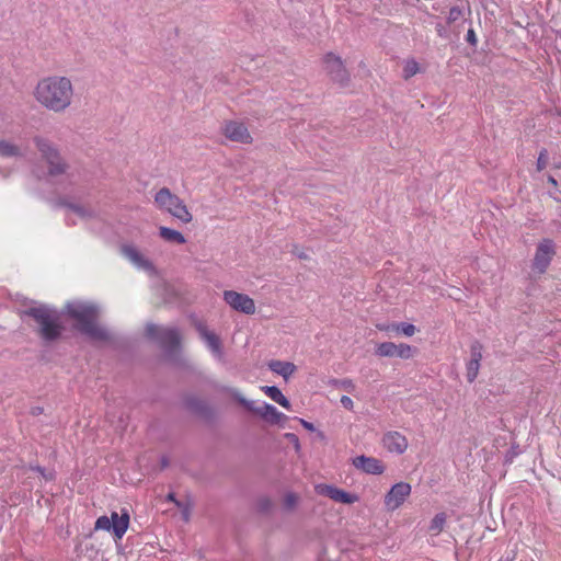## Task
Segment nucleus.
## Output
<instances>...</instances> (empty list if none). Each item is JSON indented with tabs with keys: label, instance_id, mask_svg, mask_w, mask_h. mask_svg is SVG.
<instances>
[{
	"label": "nucleus",
	"instance_id": "nucleus-28",
	"mask_svg": "<svg viewBox=\"0 0 561 561\" xmlns=\"http://www.w3.org/2000/svg\"><path fill=\"white\" fill-rule=\"evenodd\" d=\"M479 369H480V364L476 362V359H470L468 363H467V380L469 382H473L476 380V378L478 377V374H479Z\"/></svg>",
	"mask_w": 561,
	"mask_h": 561
},
{
	"label": "nucleus",
	"instance_id": "nucleus-27",
	"mask_svg": "<svg viewBox=\"0 0 561 561\" xmlns=\"http://www.w3.org/2000/svg\"><path fill=\"white\" fill-rule=\"evenodd\" d=\"M414 350L409 344H396V357L409 359L413 356Z\"/></svg>",
	"mask_w": 561,
	"mask_h": 561
},
{
	"label": "nucleus",
	"instance_id": "nucleus-2",
	"mask_svg": "<svg viewBox=\"0 0 561 561\" xmlns=\"http://www.w3.org/2000/svg\"><path fill=\"white\" fill-rule=\"evenodd\" d=\"M67 316L76 322V328L93 341H105L108 332L96 323L98 307L88 301H70L66 305Z\"/></svg>",
	"mask_w": 561,
	"mask_h": 561
},
{
	"label": "nucleus",
	"instance_id": "nucleus-15",
	"mask_svg": "<svg viewBox=\"0 0 561 561\" xmlns=\"http://www.w3.org/2000/svg\"><path fill=\"white\" fill-rule=\"evenodd\" d=\"M352 465L367 474H382L386 470L383 462L375 457L357 456L352 459Z\"/></svg>",
	"mask_w": 561,
	"mask_h": 561
},
{
	"label": "nucleus",
	"instance_id": "nucleus-42",
	"mask_svg": "<svg viewBox=\"0 0 561 561\" xmlns=\"http://www.w3.org/2000/svg\"><path fill=\"white\" fill-rule=\"evenodd\" d=\"M548 182L551 183L553 186H557V180L553 176H549Z\"/></svg>",
	"mask_w": 561,
	"mask_h": 561
},
{
	"label": "nucleus",
	"instance_id": "nucleus-3",
	"mask_svg": "<svg viewBox=\"0 0 561 561\" xmlns=\"http://www.w3.org/2000/svg\"><path fill=\"white\" fill-rule=\"evenodd\" d=\"M38 327V333L45 341H54L61 334L60 317L58 312L47 306L33 307L27 311Z\"/></svg>",
	"mask_w": 561,
	"mask_h": 561
},
{
	"label": "nucleus",
	"instance_id": "nucleus-13",
	"mask_svg": "<svg viewBox=\"0 0 561 561\" xmlns=\"http://www.w3.org/2000/svg\"><path fill=\"white\" fill-rule=\"evenodd\" d=\"M222 133L227 139L233 142L251 144L252 136L243 123L230 121L222 127Z\"/></svg>",
	"mask_w": 561,
	"mask_h": 561
},
{
	"label": "nucleus",
	"instance_id": "nucleus-21",
	"mask_svg": "<svg viewBox=\"0 0 561 561\" xmlns=\"http://www.w3.org/2000/svg\"><path fill=\"white\" fill-rule=\"evenodd\" d=\"M262 391L273 401L278 403L286 410H290L291 404L289 400L282 393V391L275 386H263Z\"/></svg>",
	"mask_w": 561,
	"mask_h": 561
},
{
	"label": "nucleus",
	"instance_id": "nucleus-41",
	"mask_svg": "<svg viewBox=\"0 0 561 561\" xmlns=\"http://www.w3.org/2000/svg\"><path fill=\"white\" fill-rule=\"evenodd\" d=\"M168 499H169L170 501L174 502L178 506H180V503H179V502H176V501H175V499H174V494L170 493V494L168 495Z\"/></svg>",
	"mask_w": 561,
	"mask_h": 561
},
{
	"label": "nucleus",
	"instance_id": "nucleus-29",
	"mask_svg": "<svg viewBox=\"0 0 561 561\" xmlns=\"http://www.w3.org/2000/svg\"><path fill=\"white\" fill-rule=\"evenodd\" d=\"M420 71L419 64L415 60H408L403 67L404 78H411Z\"/></svg>",
	"mask_w": 561,
	"mask_h": 561
},
{
	"label": "nucleus",
	"instance_id": "nucleus-36",
	"mask_svg": "<svg viewBox=\"0 0 561 561\" xmlns=\"http://www.w3.org/2000/svg\"><path fill=\"white\" fill-rule=\"evenodd\" d=\"M33 469L36 470L46 480H51L54 478L53 472H46L45 469H43L41 467H35Z\"/></svg>",
	"mask_w": 561,
	"mask_h": 561
},
{
	"label": "nucleus",
	"instance_id": "nucleus-38",
	"mask_svg": "<svg viewBox=\"0 0 561 561\" xmlns=\"http://www.w3.org/2000/svg\"><path fill=\"white\" fill-rule=\"evenodd\" d=\"M467 41L470 42L471 44L476 43V34H474L473 30L468 31Z\"/></svg>",
	"mask_w": 561,
	"mask_h": 561
},
{
	"label": "nucleus",
	"instance_id": "nucleus-26",
	"mask_svg": "<svg viewBox=\"0 0 561 561\" xmlns=\"http://www.w3.org/2000/svg\"><path fill=\"white\" fill-rule=\"evenodd\" d=\"M20 156V149L5 140H0V157L9 158Z\"/></svg>",
	"mask_w": 561,
	"mask_h": 561
},
{
	"label": "nucleus",
	"instance_id": "nucleus-37",
	"mask_svg": "<svg viewBox=\"0 0 561 561\" xmlns=\"http://www.w3.org/2000/svg\"><path fill=\"white\" fill-rule=\"evenodd\" d=\"M299 422L300 424L309 432H314L316 431V427L312 423L304 420V419H299Z\"/></svg>",
	"mask_w": 561,
	"mask_h": 561
},
{
	"label": "nucleus",
	"instance_id": "nucleus-4",
	"mask_svg": "<svg viewBox=\"0 0 561 561\" xmlns=\"http://www.w3.org/2000/svg\"><path fill=\"white\" fill-rule=\"evenodd\" d=\"M153 199L159 210L171 215L182 224L186 225L192 222L193 215L188 210L184 201L178 195L173 194L168 187L160 188L154 194Z\"/></svg>",
	"mask_w": 561,
	"mask_h": 561
},
{
	"label": "nucleus",
	"instance_id": "nucleus-19",
	"mask_svg": "<svg viewBox=\"0 0 561 561\" xmlns=\"http://www.w3.org/2000/svg\"><path fill=\"white\" fill-rule=\"evenodd\" d=\"M98 215V210L90 205L68 204L67 205V220L76 224L75 217L85 220L93 218Z\"/></svg>",
	"mask_w": 561,
	"mask_h": 561
},
{
	"label": "nucleus",
	"instance_id": "nucleus-1",
	"mask_svg": "<svg viewBox=\"0 0 561 561\" xmlns=\"http://www.w3.org/2000/svg\"><path fill=\"white\" fill-rule=\"evenodd\" d=\"M33 96L47 111L64 113L73 102L75 87L67 76L49 75L37 81Z\"/></svg>",
	"mask_w": 561,
	"mask_h": 561
},
{
	"label": "nucleus",
	"instance_id": "nucleus-6",
	"mask_svg": "<svg viewBox=\"0 0 561 561\" xmlns=\"http://www.w3.org/2000/svg\"><path fill=\"white\" fill-rule=\"evenodd\" d=\"M129 526V514L123 511L122 514L112 512L111 517L100 516L94 525L95 530L112 531L116 539H122Z\"/></svg>",
	"mask_w": 561,
	"mask_h": 561
},
{
	"label": "nucleus",
	"instance_id": "nucleus-17",
	"mask_svg": "<svg viewBox=\"0 0 561 561\" xmlns=\"http://www.w3.org/2000/svg\"><path fill=\"white\" fill-rule=\"evenodd\" d=\"M383 447L392 454L401 455L408 448V439L399 432H389L382 437Z\"/></svg>",
	"mask_w": 561,
	"mask_h": 561
},
{
	"label": "nucleus",
	"instance_id": "nucleus-39",
	"mask_svg": "<svg viewBox=\"0 0 561 561\" xmlns=\"http://www.w3.org/2000/svg\"><path fill=\"white\" fill-rule=\"evenodd\" d=\"M287 437H289L291 439V442H295L296 443V447L299 448V442H298V438L295 434H287Z\"/></svg>",
	"mask_w": 561,
	"mask_h": 561
},
{
	"label": "nucleus",
	"instance_id": "nucleus-5",
	"mask_svg": "<svg viewBox=\"0 0 561 561\" xmlns=\"http://www.w3.org/2000/svg\"><path fill=\"white\" fill-rule=\"evenodd\" d=\"M34 141L42 157L48 163V174L46 181L50 182L53 179L59 175H64L67 167L54 144L43 137H36Z\"/></svg>",
	"mask_w": 561,
	"mask_h": 561
},
{
	"label": "nucleus",
	"instance_id": "nucleus-23",
	"mask_svg": "<svg viewBox=\"0 0 561 561\" xmlns=\"http://www.w3.org/2000/svg\"><path fill=\"white\" fill-rule=\"evenodd\" d=\"M447 523V514L444 512L435 514L428 525L431 536H438L445 528Z\"/></svg>",
	"mask_w": 561,
	"mask_h": 561
},
{
	"label": "nucleus",
	"instance_id": "nucleus-11",
	"mask_svg": "<svg viewBox=\"0 0 561 561\" xmlns=\"http://www.w3.org/2000/svg\"><path fill=\"white\" fill-rule=\"evenodd\" d=\"M146 333L169 350H175L180 343V333L174 328H162L150 323L146 327Z\"/></svg>",
	"mask_w": 561,
	"mask_h": 561
},
{
	"label": "nucleus",
	"instance_id": "nucleus-12",
	"mask_svg": "<svg viewBox=\"0 0 561 561\" xmlns=\"http://www.w3.org/2000/svg\"><path fill=\"white\" fill-rule=\"evenodd\" d=\"M224 300L231 309L238 312L245 314H253L255 312L254 300L245 294L234 290H225Z\"/></svg>",
	"mask_w": 561,
	"mask_h": 561
},
{
	"label": "nucleus",
	"instance_id": "nucleus-14",
	"mask_svg": "<svg viewBox=\"0 0 561 561\" xmlns=\"http://www.w3.org/2000/svg\"><path fill=\"white\" fill-rule=\"evenodd\" d=\"M316 491L318 494L325 495L337 503L353 504L359 500L356 494L348 493L330 484H318L316 485Z\"/></svg>",
	"mask_w": 561,
	"mask_h": 561
},
{
	"label": "nucleus",
	"instance_id": "nucleus-35",
	"mask_svg": "<svg viewBox=\"0 0 561 561\" xmlns=\"http://www.w3.org/2000/svg\"><path fill=\"white\" fill-rule=\"evenodd\" d=\"M461 15V10L459 8H451L448 13V21H456Z\"/></svg>",
	"mask_w": 561,
	"mask_h": 561
},
{
	"label": "nucleus",
	"instance_id": "nucleus-33",
	"mask_svg": "<svg viewBox=\"0 0 561 561\" xmlns=\"http://www.w3.org/2000/svg\"><path fill=\"white\" fill-rule=\"evenodd\" d=\"M298 496L295 493H287L284 497V504L287 508H293L297 504Z\"/></svg>",
	"mask_w": 561,
	"mask_h": 561
},
{
	"label": "nucleus",
	"instance_id": "nucleus-20",
	"mask_svg": "<svg viewBox=\"0 0 561 561\" xmlns=\"http://www.w3.org/2000/svg\"><path fill=\"white\" fill-rule=\"evenodd\" d=\"M268 368L282 376L285 380H287L296 370V366L290 362H282V360H271L268 363Z\"/></svg>",
	"mask_w": 561,
	"mask_h": 561
},
{
	"label": "nucleus",
	"instance_id": "nucleus-40",
	"mask_svg": "<svg viewBox=\"0 0 561 561\" xmlns=\"http://www.w3.org/2000/svg\"><path fill=\"white\" fill-rule=\"evenodd\" d=\"M188 516H190L188 508H187V507H185V508L183 510V517H184V519H185V520H187V519H188Z\"/></svg>",
	"mask_w": 561,
	"mask_h": 561
},
{
	"label": "nucleus",
	"instance_id": "nucleus-7",
	"mask_svg": "<svg viewBox=\"0 0 561 561\" xmlns=\"http://www.w3.org/2000/svg\"><path fill=\"white\" fill-rule=\"evenodd\" d=\"M233 397L249 411L260 415L265 421L272 424H278L286 419V415L279 412L274 405L263 402L256 405L254 401H249L238 392H233Z\"/></svg>",
	"mask_w": 561,
	"mask_h": 561
},
{
	"label": "nucleus",
	"instance_id": "nucleus-31",
	"mask_svg": "<svg viewBox=\"0 0 561 561\" xmlns=\"http://www.w3.org/2000/svg\"><path fill=\"white\" fill-rule=\"evenodd\" d=\"M548 164V152L546 149H542L539 152L538 159H537V170L541 171L543 170Z\"/></svg>",
	"mask_w": 561,
	"mask_h": 561
},
{
	"label": "nucleus",
	"instance_id": "nucleus-32",
	"mask_svg": "<svg viewBox=\"0 0 561 561\" xmlns=\"http://www.w3.org/2000/svg\"><path fill=\"white\" fill-rule=\"evenodd\" d=\"M470 359H476L480 364L482 359V347L479 344H473L470 351Z\"/></svg>",
	"mask_w": 561,
	"mask_h": 561
},
{
	"label": "nucleus",
	"instance_id": "nucleus-34",
	"mask_svg": "<svg viewBox=\"0 0 561 561\" xmlns=\"http://www.w3.org/2000/svg\"><path fill=\"white\" fill-rule=\"evenodd\" d=\"M340 402H341L342 407L345 408L346 410L352 411L354 409V402L347 396H342Z\"/></svg>",
	"mask_w": 561,
	"mask_h": 561
},
{
	"label": "nucleus",
	"instance_id": "nucleus-9",
	"mask_svg": "<svg viewBox=\"0 0 561 561\" xmlns=\"http://www.w3.org/2000/svg\"><path fill=\"white\" fill-rule=\"evenodd\" d=\"M556 254V244L551 239L541 240L536 249L531 268L535 273L543 274Z\"/></svg>",
	"mask_w": 561,
	"mask_h": 561
},
{
	"label": "nucleus",
	"instance_id": "nucleus-8",
	"mask_svg": "<svg viewBox=\"0 0 561 561\" xmlns=\"http://www.w3.org/2000/svg\"><path fill=\"white\" fill-rule=\"evenodd\" d=\"M412 492V486L408 482H397L385 494L383 505L386 511L394 512L400 508L409 499Z\"/></svg>",
	"mask_w": 561,
	"mask_h": 561
},
{
	"label": "nucleus",
	"instance_id": "nucleus-24",
	"mask_svg": "<svg viewBox=\"0 0 561 561\" xmlns=\"http://www.w3.org/2000/svg\"><path fill=\"white\" fill-rule=\"evenodd\" d=\"M379 330H392V331H396L397 333H401L405 336H412L415 334L416 332V328L414 324L412 323H408V322H401V323H393L391 325H383V327H378Z\"/></svg>",
	"mask_w": 561,
	"mask_h": 561
},
{
	"label": "nucleus",
	"instance_id": "nucleus-18",
	"mask_svg": "<svg viewBox=\"0 0 561 561\" xmlns=\"http://www.w3.org/2000/svg\"><path fill=\"white\" fill-rule=\"evenodd\" d=\"M197 331L199 332L201 337L204 340V342L206 343L207 347L210 350L213 355L217 359H222L224 352L221 348V343H220L219 337L214 332L208 331L206 325L203 323L197 324Z\"/></svg>",
	"mask_w": 561,
	"mask_h": 561
},
{
	"label": "nucleus",
	"instance_id": "nucleus-30",
	"mask_svg": "<svg viewBox=\"0 0 561 561\" xmlns=\"http://www.w3.org/2000/svg\"><path fill=\"white\" fill-rule=\"evenodd\" d=\"M335 385L340 388H342L343 390L347 391V392H351L353 393L355 391V383L353 382V380L351 379H342V380H336L335 381Z\"/></svg>",
	"mask_w": 561,
	"mask_h": 561
},
{
	"label": "nucleus",
	"instance_id": "nucleus-16",
	"mask_svg": "<svg viewBox=\"0 0 561 561\" xmlns=\"http://www.w3.org/2000/svg\"><path fill=\"white\" fill-rule=\"evenodd\" d=\"M324 67L334 81L344 83L347 80L346 70L339 56L332 53L327 54L324 57Z\"/></svg>",
	"mask_w": 561,
	"mask_h": 561
},
{
	"label": "nucleus",
	"instance_id": "nucleus-22",
	"mask_svg": "<svg viewBox=\"0 0 561 561\" xmlns=\"http://www.w3.org/2000/svg\"><path fill=\"white\" fill-rule=\"evenodd\" d=\"M159 236L167 242L183 244L186 242L185 237L178 230L164 226L159 228Z\"/></svg>",
	"mask_w": 561,
	"mask_h": 561
},
{
	"label": "nucleus",
	"instance_id": "nucleus-43",
	"mask_svg": "<svg viewBox=\"0 0 561 561\" xmlns=\"http://www.w3.org/2000/svg\"><path fill=\"white\" fill-rule=\"evenodd\" d=\"M298 256L301 257V259H306L307 257V255H305L304 253L298 254Z\"/></svg>",
	"mask_w": 561,
	"mask_h": 561
},
{
	"label": "nucleus",
	"instance_id": "nucleus-25",
	"mask_svg": "<svg viewBox=\"0 0 561 561\" xmlns=\"http://www.w3.org/2000/svg\"><path fill=\"white\" fill-rule=\"evenodd\" d=\"M376 355L380 357H396V344L392 342H382L376 347Z\"/></svg>",
	"mask_w": 561,
	"mask_h": 561
},
{
	"label": "nucleus",
	"instance_id": "nucleus-10",
	"mask_svg": "<svg viewBox=\"0 0 561 561\" xmlns=\"http://www.w3.org/2000/svg\"><path fill=\"white\" fill-rule=\"evenodd\" d=\"M121 251L124 257L137 270L145 272L149 276L157 274V268L153 263L135 245L124 244Z\"/></svg>",
	"mask_w": 561,
	"mask_h": 561
}]
</instances>
